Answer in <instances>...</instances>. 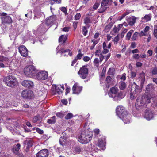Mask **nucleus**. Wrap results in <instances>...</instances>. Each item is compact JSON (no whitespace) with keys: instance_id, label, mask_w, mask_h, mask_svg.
<instances>
[{"instance_id":"1","label":"nucleus","mask_w":157,"mask_h":157,"mask_svg":"<svg viewBox=\"0 0 157 157\" xmlns=\"http://www.w3.org/2000/svg\"><path fill=\"white\" fill-rule=\"evenodd\" d=\"M110 91L111 94H110L109 95L110 97L111 95L115 101L120 100L123 98L122 93L121 92H118L119 90L117 87H112L110 89Z\"/></svg>"},{"instance_id":"2","label":"nucleus","mask_w":157,"mask_h":157,"mask_svg":"<svg viewBox=\"0 0 157 157\" xmlns=\"http://www.w3.org/2000/svg\"><path fill=\"white\" fill-rule=\"evenodd\" d=\"M36 70L34 66L32 65L27 66L24 69V72L25 75L29 77L35 76Z\"/></svg>"},{"instance_id":"3","label":"nucleus","mask_w":157,"mask_h":157,"mask_svg":"<svg viewBox=\"0 0 157 157\" xmlns=\"http://www.w3.org/2000/svg\"><path fill=\"white\" fill-rule=\"evenodd\" d=\"M4 81L8 86L13 87L17 83V80L15 77L12 76H9L4 78Z\"/></svg>"},{"instance_id":"4","label":"nucleus","mask_w":157,"mask_h":157,"mask_svg":"<svg viewBox=\"0 0 157 157\" xmlns=\"http://www.w3.org/2000/svg\"><path fill=\"white\" fill-rule=\"evenodd\" d=\"M117 114L119 117H123L124 120H125V117L122 116L124 114H126L127 112L125 109L122 106H118L116 109Z\"/></svg>"},{"instance_id":"5","label":"nucleus","mask_w":157,"mask_h":157,"mask_svg":"<svg viewBox=\"0 0 157 157\" xmlns=\"http://www.w3.org/2000/svg\"><path fill=\"white\" fill-rule=\"evenodd\" d=\"M88 73V69L85 66H82V68H81L78 72V74L79 75L80 77L83 79H85L87 77Z\"/></svg>"},{"instance_id":"6","label":"nucleus","mask_w":157,"mask_h":157,"mask_svg":"<svg viewBox=\"0 0 157 157\" xmlns=\"http://www.w3.org/2000/svg\"><path fill=\"white\" fill-rule=\"evenodd\" d=\"M0 16H2L1 17L2 23H11L12 22L11 18L5 13H0Z\"/></svg>"},{"instance_id":"7","label":"nucleus","mask_w":157,"mask_h":157,"mask_svg":"<svg viewBox=\"0 0 157 157\" xmlns=\"http://www.w3.org/2000/svg\"><path fill=\"white\" fill-rule=\"evenodd\" d=\"M48 73L47 72L43 71L37 74L36 77L39 80H44L48 78Z\"/></svg>"},{"instance_id":"8","label":"nucleus","mask_w":157,"mask_h":157,"mask_svg":"<svg viewBox=\"0 0 157 157\" xmlns=\"http://www.w3.org/2000/svg\"><path fill=\"white\" fill-rule=\"evenodd\" d=\"M137 86L135 83H134L132 85L131 92L130 94V98L132 99L136 98L137 96Z\"/></svg>"},{"instance_id":"9","label":"nucleus","mask_w":157,"mask_h":157,"mask_svg":"<svg viewBox=\"0 0 157 157\" xmlns=\"http://www.w3.org/2000/svg\"><path fill=\"white\" fill-rule=\"evenodd\" d=\"M21 96L24 98L30 99L33 96V93L31 90H25L22 92Z\"/></svg>"},{"instance_id":"10","label":"nucleus","mask_w":157,"mask_h":157,"mask_svg":"<svg viewBox=\"0 0 157 157\" xmlns=\"http://www.w3.org/2000/svg\"><path fill=\"white\" fill-rule=\"evenodd\" d=\"M139 79L138 82H139V84H140V86H138V87H139L140 89V90H141L142 89L143 85L145 82V74L144 73H142L140 74L139 75V77L138 78Z\"/></svg>"},{"instance_id":"11","label":"nucleus","mask_w":157,"mask_h":157,"mask_svg":"<svg viewBox=\"0 0 157 157\" xmlns=\"http://www.w3.org/2000/svg\"><path fill=\"white\" fill-rule=\"evenodd\" d=\"M86 136L84 134L83 132H82L80 136H78V140L82 144H86L89 142V138L87 139L86 138Z\"/></svg>"},{"instance_id":"12","label":"nucleus","mask_w":157,"mask_h":157,"mask_svg":"<svg viewBox=\"0 0 157 157\" xmlns=\"http://www.w3.org/2000/svg\"><path fill=\"white\" fill-rule=\"evenodd\" d=\"M19 51L21 55L23 57H26L28 55V51L24 46H20L19 47Z\"/></svg>"},{"instance_id":"13","label":"nucleus","mask_w":157,"mask_h":157,"mask_svg":"<svg viewBox=\"0 0 157 157\" xmlns=\"http://www.w3.org/2000/svg\"><path fill=\"white\" fill-rule=\"evenodd\" d=\"M49 154L48 151L47 149H43L36 155L37 157H47Z\"/></svg>"},{"instance_id":"14","label":"nucleus","mask_w":157,"mask_h":157,"mask_svg":"<svg viewBox=\"0 0 157 157\" xmlns=\"http://www.w3.org/2000/svg\"><path fill=\"white\" fill-rule=\"evenodd\" d=\"M82 90V87L79 86L77 83H75L74 85L72 90L73 93L75 94H78Z\"/></svg>"},{"instance_id":"15","label":"nucleus","mask_w":157,"mask_h":157,"mask_svg":"<svg viewBox=\"0 0 157 157\" xmlns=\"http://www.w3.org/2000/svg\"><path fill=\"white\" fill-rule=\"evenodd\" d=\"M22 85L27 88H32L33 86V82L29 80H24L22 82Z\"/></svg>"},{"instance_id":"16","label":"nucleus","mask_w":157,"mask_h":157,"mask_svg":"<svg viewBox=\"0 0 157 157\" xmlns=\"http://www.w3.org/2000/svg\"><path fill=\"white\" fill-rule=\"evenodd\" d=\"M153 117V113L151 110L147 109L145 113L144 117L147 120L152 119Z\"/></svg>"},{"instance_id":"17","label":"nucleus","mask_w":157,"mask_h":157,"mask_svg":"<svg viewBox=\"0 0 157 157\" xmlns=\"http://www.w3.org/2000/svg\"><path fill=\"white\" fill-rule=\"evenodd\" d=\"M97 145L102 150H104L105 149V141L104 139H99L98 140Z\"/></svg>"},{"instance_id":"18","label":"nucleus","mask_w":157,"mask_h":157,"mask_svg":"<svg viewBox=\"0 0 157 157\" xmlns=\"http://www.w3.org/2000/svg\"><path fill=\"white\" fill-rule=\"evenodd\" d=\"M57 19L56 15H52L48 18L46 20V23L50 25L55 21Z\"/></svg>"},{"instance_id":"19","label":"nucleus","mask_w":157,"mask_h":157,"mask_svg":"<svg viewBox=\"0 0 157 157\" xmlns=\"http://www.w3.org/2000/svg\"><path fill=\"white\" fill-rule=\"evenodd\" d=\"M122 116H124V117H125V120H123V117L119 118L122 120L125 124H128L130 122L131 118V115L130 114L127 112V114H124Z\"/></svg>"},{"instance_id":"20","label":"nucleus","mask_w":157,"mask_h":157,"mask_svg":"<svg viewBox=\"0 0 157 157\" xmlns=\"http://www.w3.org/2000/svg\"><path fill=\"white\" fill-rule=\"evenodd\" d=\"M150 102V99L148 96L144 95L142 96L141 98V104L149 103Z\"/></svg>"},{"instance_id":"21","label":"nucleus","mask_w":157,"mask_h":157,"mask_svg":"<svg viewBox=\"0 0 157 157\" xmlns=\"http://www.w3.org/2000/svg\"><path fill=\"white\" fill-rule=\"evenodd\" d=\"M150 102V99L148 96L144 95L142 96L141 98V104L149 103Z\"/></svg>"},{"instance_id":"22","label":"nucleus","mask_w":157,"mask_h":157,"mask_svg":"<svg viewBox=\"0 0 157 157\" xmlns=\"http://www.w3.org/2000/svg\"><path fill=\"white\" fill-rule=\"evenodd\" d=\"M70 50L69 49H67L65 50L64 49H61L59 50L57 52V53H61V56H65L66 55H69L71 56V54L70 53Z\"/></svg>"},{"instance_id":"23","label":"nucleus","mask_w":157,"mask_h":157,"mask_svg":"<svg viewBox=\"0 0 157 157\" xmlns=\"http://www.w3.org/2000/svg\"><path fill=\"white\" fill-rule=\"evenodd\" d=\"M84 134L86 135V138L87 139L89 138L90 139L89 140V142L90 141L92 138L93 136V132L91 131H89L88 130L84 131L83 132Z\"/></svg>"},{"instance_id":"24","label":"nucleus","mask_w":157,"mask_h":157,"mask_svg":"<svg viewBox=\"0 0 157 157\" xmlns=\"http://www.w3.org/2000/svg\"><path fill=\"white\" fill-rule=\"evenodd\" d=\"M155 90V87L152 84H149L146 87V91L147 92H151Z\"/></svg>"},{"instance_id":"25","label":"nucleus","mask_w":157,"mask_h":157,"mask_svg":"<svg viewBox=\"0 0 157 157\" xmlns=\"http://www.w3.org/2000/svg\"><path fill=\"white\" fill-rule=\"evenodd\" d=\"M152 17L151 14L146 15L144 17H142V19L144 21L147 22L150 21L151 18Z\"/></svg>"},{"instance_id":"26","label":"nucleus","mask_w":157,"mask_h":157,"mask_svg":"<svg viewBox=\"0 0 157 157\" xmlns=\"http://www.w3.org/2000/svg\"><path fill=\"white\" fill-rule=\"evenodd\" d=\"M112 2V0H103L101 2V6H106L110 5Z\"/></svg>"},{"instance_id":"27","label":"nucleus","mask_w":157,"mask_h":157,"mask_svg":"<svg viewBox=\"0 0 157 157\" xmlns=\"http://www.w3.org/2000/svg\"><path fill=\"white\" fill-rule=\"evenodd\" d=\"M67 36L62 35L61 36L59 39V42H61L62 43H64L67 38Z\"/></svg>"},{"instance_id":"28","label":"nucleus","mask_w":157,"mask_h":157,"mask_svg":"<svg viewBox=\"0 0 157 157\" xmlns=\"http://www.w3.org/2000/svg\"><path fill=\"white\" fill-rule=\"evenodd\" d=\"M20 147L21 145L20 144L18 143L13 148V152L16 154H17Z\"/></svg>"},{"instance_id":"29","label":"nucleus","mask_w":157,"mask_h":157,"mask_svg":"<svg viewBox=\"0 0 157 157\" xmlns=\"http://www.w3.org/2000/svg\"><path fill=\"white\" fill-rule=\"evenodd\" d=\"M62 136L59 139V143L61 145H63L64 144V142L65 141V140L67 139L66 137L63 136L64 133L62 134Z\"/></svg>"},{"instance_id":"30","label":"nucleus","mask_w":157,"mask_h":157,"mask_svg":"<svg viewBox=\"0 0 157 157\" xmlns=\"http://www.w3.org/2000/svg\"><path fill=\"white\" fill-rule=\"evenodd\" d=\"M47 92V90L44 87H41L39 90L38 94L40 95H42L44 94H46Z\"/></svg>"},{"instance_id":"31","label":"nucleus","mask_w":157,"mask_h":157,"mask_svg":"<svg viewBox=\"0 0 157 157\" xmlns=\"http://www.w3.org/2000/svg\"><path fill=\"white\" fill-rule=\"evenodd\" d=\"M55 118V116H53L52 118L48 120L47 122L49 124L55 123L56 121Z\"/></svg>"},{"instance_id":"32","label":"nucleus","mask_w":157,"mask_h":157,"mask_svg":"<svg viewBox=\"0 0 157 157\" xmlns=\"http://www.w3.org/2000/svg\"><path fill=\"white\" fill-rule=\"evenodd\" d=\"M126 83L123 82H121L119 83V88L121 90H123L126 87Z\"/></svg>"},{"instance_id":"33","label":"nucleus","mask_w":157,"mask_h":157,"mask_svg":"<svg viewBox=\"0 0 157 157\" xmlns=\"http://www.w3.org/2000/svg\"><path fill=\"white\" fill-rule=\"evenodd\" d=\"M115 72V70L114 68H110L109 69L108 72V74L109 75H113L114 74Z\"/></svg>"},{"instance_id":"34","label":"nucleus","mask_w":157,"mask_h":157,"mask_svg":"<svg viewBox=\"0 0 157 157\" xmlns=\"http://www.w3.org/2000/svg\"><path fill=\"white\" fill-rule=\"evenodd\" d=\"M111 80L112 78L110 76H108L107 77L106 81L107 82V84H106V86L107 88H109V87L110 84H109L110 83Z\"/></svg>"},{"instance_id":"35","label":"nucleus","mask_w":157,"mask_h":157,"mask_svg":"<svg viewBox=\"0 0 157 157\" xmlns=\"http://www.w3.org/2000/svg\"><path fill=\"white\" fill-rule=\"evenodd\" d=\"M148 10H152V12L155 13L156 12V10H157V6H151L149 9H147Z\"/></svg>"},{"instance_id":"36","label":"nucleus","mask_w":157,"mask_h":157,"mask_svg":"<svg viewBox=\"0 0 157 157\" xmlns=\"http://www.w3.org/2000/svg\"><path fill=\"white\" fill-rule=\"evenodd\" d=\"M133 30H130L129 32L128 33L126 36V38L128 40H129L130 39L132 34L133 33Z\"/></svg>"},{"instance_id":"37","label":"nucleus","mask_w":157,"mask_h":157,"mask_svg":"<svg viewBox=\"0 0 157 157\" xmlns=\"http://www.w3.org/2000/svg\"><path fill=\"white\" fill-rule=\"evenodd\" d=\"M107 7H105V6H102L98 10V12L100 13H102L104 12L106 9Z\"/></svg>"},{"instance_id":"38","label":"nucleus","mask_w":157,"mask_h":157,"mask_svg":"<svg viewBox=\"0 0 157 157\" xmlns=\"http://www.w3.org/2000/svg\"><path fill=\"white\" fill-rule=\"evenodd\" d=\"M153 35H154V36L156 38H157V25H155L154 27Z\"/></svg>"},{"instance_id":"39","label":"nucleus","mask_w":157,"mask_h":157,"mask_svg":"<svg viewBox=\"0 0 157 157\" xmlns=\"http://www.w3.org/2000/svg\"><path fill=\"white\" fill-rule=\"evenodd\" d=\"M99 59L98 58H95L93 62V63L94 64L95 66H96L97 67H98L99 66Z\"/></svg>"},{"instance_id":"40","label":"nucleus","mask_w":157,"mask_h":157,"mask_svg":"<svg viewBox=\"0 0 157 157\" xmlns=\"http://www.w3.org/2000/svg\"><path fill=\"white\" fill-rule=\"evenodd\" d=\"M73 116V115L72 113H69L65 117V118L66 119H69L71 118Z\"/></svg>"},{"instance_id":"41","label":"nucleus","mask_w":157,"mask_h":157,"mask_svg":"<svg viewBox=\"0 0 157 157\" xmlns=\"http://www.w3.org/2000/svg\"><path fill=\"white\" fill-rule=\"evenodd\" d=\"M84 22L86 24L90 23L92 22L90 18L88 17H86L84 19Z\"/></svg>"},{"instance_id":"42","label":"nucleus","mask_w":157,"mask_h":157,"mask_svg":"<svg viewBox=\"0 0 157 157\" xmlns=\"http://www.w3.org/2000/svg\"><path fill=\"white\" fill-rule=\"evenodd\" d=\"M100 5V3L99 2H96L93 6V9L94 10H96L99 7Z\"/></svg>"},{"instance_id":"43","label":"nucleus","mask_w":157,"mask_h":157,"mask_svg":"<svg viewBox=\"0 0 157 157\" xmlns=\"http://www.w3.org/2000/svg\"><path fill=\"white\" fill-rule=\"evenodd\" d=\"M8 58L6 57H4L2 56H0V61L3 62L4 61H8Z\"/></svg>"},{"instance_id":"44","label":"nucleus","mask_w":157,"mask_h":157,"mask_svg":"<svg viewBox=\"0 0 157 157\" xmlns=\"http://www.w3.org/2000/svg\"><path fill=\"white\" fill-rule=\"evenodd\" d=\"M61 2V0H51V4L52 5L54 3H60Z\"/></svg>"},{"instance_id":"45","label":"nucleus","mask_w":157,"mask_h":157,"mask_svg":"<svg viewBox=\"0 0 157 157\" xmlns=\"http://www.w3.org/2000/svg\"><path fill=\"white\" fill-rule=\"evenodd\" d=\"M81 151V148L80 147H76L74 149V152L75 153H79Z\"/></svg>"},{"instance_id":"46","label":"nucleus","mask_w":157,"mask_h":157,"mask_svg":"<svg viewBox=\"0 0 157 157\" xmlns=\"http://www.w3.org/2000/svg\"><path fill=\"white\" fill-rule=\"evenodd\" d=\"M151 72L152 75L157 74V67H154L152 70Z\"/></svg>"},{"instance_id":"47","label":"nucleus","mask_w":157,"mask_h":157,"mask_svg":"<svg viewBox=\"0 0 157 157\" xmlns=\"http://www.w3.org/2000/svg\"><path fill=\"white\" fill-rule=\"evenodd\" d=\"M81 14L79 13H77L75 16V20H77L79 19L81 17Z\"/></svg>"},{"instance_id":"48","label":"nucleus","mask_w":157,"mask_h":157,"mask_svg":"<svg viewBox=\"0 0 157 157\" xmlns=\"http://www.w3.org/2000/svg\"><path fill=\"white\" fill-rule=\"evenodd\" d=\"M101 54V50L99 49L97 50L96 51L95 55L97 56H99Z\"/></svg>"},{"instance_id":"49","label":"nucleus","mask_w":157,"mask_h":157,"mask_svg":"<svg viewBox=\"0 0 157 157\" xmlns=\"http://www.w3.org/2000/svg\"><path fill=\"white\" fill-rule=\"evenodd\" d=\"M83 55V54L81 52H79L77 55V56L75 57V58H77V59H81Z\"/></svg>"},{"instance_id":"50","label":"nucleus","mask_w":157,"mask_h":157,"mask_svg":"<svg viewBox=\"0 0 157 157\" xmlns=\"http://www.w3.org/2000/svg\"><path fill=\"white\" fill-rule=\"evenodd\" d=\"M56 116L61 118H63L64 114L63 113L61 112H58L56 114Z\"/></svg>"},{"instance_id":"51","label":"nucleus","mask_w":157,"mask_h":157,"mask_svg":"<svg viewBox=\"0 0 157 157\" xmlns=\"http://www.w3.org/2000/svg\"><path fill=\"white\" fill-rule=\"evenodd\" d=\"M119 40V35H117L116 37H115L113 41L117 44Z\"/></svg>"},{"instance_id":"52","label":"nucleus","mask_w":157,"mask_h":157,"mask_svg":"<svg viewBox=\"0 0 157 157\" xmlns=\"http://www.w3.org/2000/svg\"><path fill=\"white\" fill-rule=\"evenodd\" d=\"M135 22V20L134 18H131L130 19L129 22V24L130 25H132Z\"/></svg>"},{"instance_id":"53","label":"nucleus","mask_w":157,"mask_h":157,"mask_svg":"<svg viewBox=\"0 0 157 157\" xmlns=\"http://www.w3.org/2000/svg\"><path fill=\"white\" fill-rule=\"evenodd\" d=\"M56 92L58 94L60 95L62 94V90L58 87V88H56Z\"/></svg>"},{"instance_id":"54","label":"nucleus","mask_w":157,"mask_h":157,"mask_svg":"<svg viewBox=\"0 0 157 157\" xmlns=\"http://www.w3.org/2000/svg\"><path fill=\"white\" fill-rule=\"evenodd\" d=\"M61 10L65 13L66 15L67 14V9L65 7H62L60 9Z\"/></svg>"},{"instance_id":"55","label":"nucleus","mask_w":157,"mask_h":157,"mask_svg":"<svg viewBox=\"0 0 157 157\" xmlns=\"http://www.w3.org/2000/svg\"><path fill=\"white\" fill-rule=\"evenodd\" d=\"M82 31L83 32V34L84 35H86L87 32L86 27H84L83 28Z\"/></svg>"},{"instance_id":"56","label":"nucleus","mask_w":157,"mask_h":157,"mask_svg":"<svg viewBox=\"0 0 157 157\" xmlns=\"http://www.w3.org/2000/svg\"><path fill=\"white\" fill-rule=\"evenodd\" d=\"M137 36V33L136 32L132 36V40H136Z\"/></svg>"},{"instance_id":"57","label":"nucleus","mask_w":157,"mask_h":157,"mask_svg":"<svg viewBox=\"0 0 157 157\" xmlns=\"http://www.w3.org/2000/svg\"><path fill=\"white\" fill-rule=\"evenodd\" d=\"M146 33L142 31L139 33V36L141 37L144 36H146Z\"/></svg>"},{"instance_id":"58","label":"nucleus","mask_w":157,"mask_h":157,"mask_svg":"<svg viewBox=\"0 0 157 157\" xmlns=\"http://www.w3.org/2000/svg\"><path fill=\"white\" fill-rule=\"evenodd\" d=\"M109 52V50L107 48H103V50L102 51L101 53L105 54Z\"/></svg>"},{"instance_id":"59","label":"nucleus","mask_w":157,"mask_h":157,"mask_svg":"<svg viewBox=\"0 0 157 157\" xmlns=\"http://www.w3.org/2000/svg\"><path fill=\"white\" fill-rule=\"evenodd\" d=\"M70 29L69 27H65L62 29V31L65 32H68Z\"/></svg>"},{"instance_id":"60","label":"nucleus","mask_w":157,"mask_h":157,"mask_svg":"<svg viewBox=\"0 0 157 157\" xmlns=\"http://www.w3.org/2000/svg\"><path fill=\"white\" fill-rule=\"evenodd\" d=\"M99 40H92V42H93V46L94 47L95 45L97 44L98 42V41Z\"/></svg>"},{"instance_id":"61","label":"nucleus","mask_w":157,"mask_h":157,"mask_svg":"<svg viewBox=\"0 0 157 157\" xmlns=\"http://www.w3.org/2000/svg\"><path fill=\"white\" fill-rule=\"evenodd\" d=\"M83 60L85 62L88 61L90 60V58L88 56H85L83 58Z\"/></svg>"},{"instance_id":"62","label":"nucleus","mask_w":157,"mask_h":157,"mask_svg":"<svg viewBox=\"0 0 157 157\" xmlns=\"http://www.w3.org/2000/svg\"><path fill=\"white\" fill-rule=\"evenodd\" d=\"M99 61L100 62H101L103 60L104 58V56L102 55V54L101 53V54L99 56Z\"/></svg>"},{"instance_id":"63","label":"nucleus","mask_w":157,"mask_h":157,"mask_svg":"<svg viewBox=\"0 0 157 157\" xmlns=\"http://www.w3.org/2000/svg\"><path fill=\"white\" fill-rule=\"evenodd\" d=\"M61 101L63 104L65 105H67V100L65 99H63L61 100Z\"/></svg>"},{"instance_id":"64","label":"nucleus","mask_w":157,"mask_h":157,"mask_svg":"<svg viewBox=\"0 0 157 157\" xmlns=\"http://www.w3.org/2000/svg\"><path fill=\"white\" fill-rule=\"evenodd\" d=\"M36 130L37 132L39 134H42L43 133V130L40 129L39 128H37Z\"/></svg>"}]
</instances>
